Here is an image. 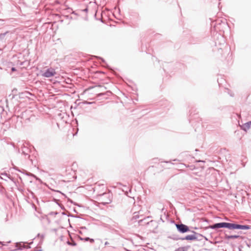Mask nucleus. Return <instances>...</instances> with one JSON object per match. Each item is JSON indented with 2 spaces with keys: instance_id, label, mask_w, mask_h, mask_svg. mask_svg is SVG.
I'll return each instance as SVG.
<instances>
[{
  "instance_id": "f257e3e1",
  "label": "nucleus",
  "mask_w": 251,
  "mask_h": 251,
  "mask_svg": "<svg viewBox=\"0 0 251 251\" xmlns=\"http://www.w3.org/2000/svg\"><path fill=\"white\" fill-rule=\"evenodd\" d=\"M112 198V194L110 193L104 192L98 195V200L100 201V203L103 205H106L111 202Z\"/></svg>"
},
{
  "instance_id": "f03ea898",
  "label": "nucleus",
  "mask_w": 251,
  "mask_h": 251,
  "mask_svg": "<svg viewBox=\"0 0 251 251\" xmlns=\"http://www.w3.org/2000/svg\"><path fill=\"white\" fill-rule=\"evenodd\" d=\"M221 227H226L230 229H240L245 230L250 229L249 226H243L228 223H221Z\"/></svg>"
},
{
  "instance_id": "7ed1b4c3",
  "label": "nucleus",
  "mask_w": 251,
  "mask_h": 251,
  "mask_svg": "<svg viewBox=\"0 0 251 251\" xmlns=\"http://www.w3.org/2000/svg\"><path fill=\"white\" fill-rule=\"evenodd\" d=\"M176 226L177 231L181 233H185L191 231L189 227L182 223L180 224H176Z\"/></svg>"
},
{
  "instance_id": "20e7f679",
  "label": "nucleus",
  "mask_w": 251,
  "mask_h": 251,
  "mask_svg": "<svg viewBox=\"0 0 251 251\" xmlns=\"http://www.w3.org/2000/svg\"><path fill=\"white\" fill-rule=\"evenodd\" d=\"M55 74L56 72L55 70L53 68H50L43 72L42 75L44 77L48 78L53 76Z\"/></svg>"
},
{
  "instance_id": "39448f33",
  "label": "nucleus",
  "mask_w": 251,
  "mask_h": 251,
  "mask_svg": "<svg viewBox=\"0 0 251 251\" xmlns=\"http://www.w3.org/2000/svg\"><path fill=\"white\" fill-rule=\"evenodd\" d=\"M193 234L191 235H186L182 238V240H195L198 238L197 235L198 234L194 231H191Z\"/></svg>"
},
{
  "instance_id": "423d86ee",
  "label": "nucleus",
  "mask_w": 251,
  "mask_h": 251,
  "mask_svg": "<svg viewBox=\"0 0 251 251\" xmlns=\"http://www.w3.org/2000/svg\"><path fill=\"white\" fill-rule=\"evenodd\" d=\"M211 25L212 26L211 28V33L214 36H216L218 34V30H217L218 27L214 24V22H212Z\"/></svg>"
},
{
  "instance_id": "0eeeda50",
  "label": "nucleus",
  "mask_w": 251,
  "mask_h": 251,
  "mask_svg": "<svg viewBox=\"0 0 251 251\" xmlns=\"http://www.w3.org/2000/svg\"><path fill=\"white\" fill-rule=\"evenodd\" d=\"M251 127V121L246 123L242 126V129L245 131L249 130Z\"/></svg>"
},
{
  "instance_id": "6e6552de",
  "label": "nucleus",
  "mask_w": 251,
  "mask_h": 251,
  "mask_svg": "<svg viewBox=\"0 0 251 251\" xmlns=\"http://www.w3.org/2000/svg\"><path fill=\"white\" fill-rule=\"evenodd\" d=\"M240 237V236L238 235H228L227 234H226V238L227 239H237Z\"/></svg>"
},
{
  "instance_id": "1a4fd4ad",
  "label": "nucleus",
  "mask_w": 251,
  "mask_h": 251,
  "mask_svg": "<svg viewBox=\"0 0 251 251\" xmlns=\"http://www.w3.org/2000/svg\"><path fill=\"white\" fill-rule=\"evenodd\" d=\"M170 238L171 239H173V240H182V237H180L178 235H173L172 237H170Z\"/></svg>"
},
{
  "instance_id": "9d476101",
  "label": "nucleus",
  "mask_w": 251,
  "mask_h": 251,
  "mask_svg": "<svg viewBox=\"0 0 251 251\" xmlns=\"http://www.w3.org/2000/svg\"><path fill=\"white\" fill-rule=\"evenodd\" d=\"M8 33H9V31H6L4 33H0V40H3L4 39V37H5V35L7 34H8Z\"/></svg>"
},
{
  "instance_id": "9b49d317",
  "label": "nucleus",
  "mask_w": 251,
  "mask_h": 251,
  "mask_svg": "<svg viewBox=\"0 0 251 251\" xmlns=\"http://www.w3.org/2000/svg\"><path fill=\"white\" fill-rule=\"evenodd\" d=\"M212 228H220V223H216L214 225H213L211 226Z\"/></svg>"
},
{
  "instance_id": "f8f14e48",
  "label": "nucleus",
  "mask_w": 251,
  "mask_h": 251,
  "mask_svg": "<svg viewBox=\"0 0 251 251\" xmlns=\"http://www.w3.org/2000/svg\"><path fill=\"white\" fill-rule=\"evenodd\" d=\"M138 218H139L138 212H134L133 219H137Z\"/></svg>"
},
{
  "instance_id": "ddd939ff",
  "label": "nucleus",
  "mask_w": 251,
  "mask_h": 251,
  "mask_svg": "<svg viewBox=\"0 0 251 251\" xmlns=\"http://www.w3.org/2000/svg\"><path fill=\"white\" fill-rule=\"evenodd\" d=\"M67 243L68 245L72 246H75L76 245V243L74 241H72V242L68 241Z\"/></svg>"
},
{
  "instance_id": "4468645a",
  "label": "nucleus",
  "mask_w": 251,
  "mask_h": 251,
  "mask_svg": "<svg viewBox=\"0 0 251 251\" xmlns=\"http://www.w3.org/2000/svg\"><path fill=\"white\" fill-rule=\"evenodd\" d=\"M37 236L38 237H40L43 240V239L44 238V237H45V235L44 234H38L37 235Z\"/></svg>"
},
{
  "instance_id": "2eb2a0df",
  "label": "nucleus",
  "mask_w": 251,
  "mask_h": 251,
  "mask_svg": "<svg viewBox=\"0 0 251 251\" xmlns=\"http://www.w3.org/2000/svg\"><path fill=\"white\" fill-rule=\"evenodd\" d=\"M4 20L0 19V25H3L4 24Z\"/></svg>"
},
{
  "instance_id": "dca6fc26",
  "label": "nucleus",
  "mask_w": 251,
  "mask_h": 251,
  "mask_svg": "<svg viewBox=\"0 0 251 251\" xmlns=\"http://www.w3.org/2000/svg\"><path fill=\"white\" fill-rule=\"evenodd\" d=\"M89 240H90V238L89 237H86L84 239V240L85 241H88Z\"/></svg>"
},
{
  "instance_id": "f3484780",
  "label": "nucleus",
  "mask_w": 251,
  "mask_h": 251,
  "mask_svg": "<svg viewBox=\"0 0 251 251\" xmlns=\"http://www.w3.org/2000/svg\"><path fill=\"white\" fill-rule=\"evenodd\" d=\"M89 241H90L91 243H94V240L93 239H91V238H90V240H89Z\"/></svg>"
},
{
  "instance_id": "a211bd4d",
  "label": "nucleus",
  "mask_w": 251,
  "mask_h": 251,
  "mask_svg": "<svg viewBox=\"0 0 251 251\" xmlns=\"http://www.w3.org/2000/svg\"><path fill=\"white\" fill-rule=\"evenodd\" d=\"M108 245H109V243L108 242H105V243H104V245L105 246H108Z\"/></svg>"
},
{
  "instance_id": "6ab92c4d",
  "label": "nucleus",
  "mask_w": 251,
  "mask_h": 251,
  "mask_svg": "<svg viewBox=\"0 0 251 251\" xmlns=\"http://www.w3.org/2000/svg\"><path fill=\"white\" fill-rule=\"evenodd\" d=\"M11 71H12V72H14V71H16V69H15V68H14V67L12 68V69H11Z\"/></svg>"
},
{
  "instance_id": "aec40b11",
  "label": "nucleus",
  "mask_w": 251,
  "mask_h": 251,
  "mask_svg": "<svg viewBox=\"0 0 251 251\" xmlns=\"http://www.w3.org/2000/svg\"><path fill=\"white\" fill-rule=\"evenodd\" d=\"M1 175L2 176H8V175L6 173H3V174H2Z\"/></svg>"
},
{
  "instance_id": "412c9836",
  "label": "nucleus",
  "mask_w": 251,
  "mask_h": 251,
  "mask_svg": "<svg viewBox=\"0 0 251 251\" xmlns=\"http://www.w3.org/2000/svg\"><path fill=\"white\" fill-rule=\"evenodd\" d=\"M23 152L25 153V155H28V157H29V155H28L27 153H25V151H23Z\"/></svg>"
},
{
  "instance_id": "4be33fe9",
  "label": "nucleus",
  "mask_w": 251,
  "mask_h": 251,
  "mask_svg": "<svg viewBox=\"0 0 251 251\" xmlns=\"http://www.w3.org/2000/svg\"><path fill=\"white\" fill-rule=\"evenodd\" d=\"M3 111V109L1 107H0V112L1 111Z\"/></svg>"
},
{
  "instance_id": "5701e85b",
  "label": "nucleus",
  "mask_w": 251,
  "mask_h": 251,
  "mask_svg": "<svg viewBox=\"0 0 251 251\" xmlns=\"http://www.w3.org/2000/svg\"><path fill=\"white\" fill-rule=\"evenodd\" d=\"M166 163H171V161H166Z\"/></svg>"
},
{
  "instance_id": "b1692460",
  "label": "nucleus",
  "mask_w": 251,
  "mask_h": 251,
  "mask_svg": "<svg viewBox=\"0 0 251 251\" xmlns=\"http://www.w3.org/2000/svg\"><path fill=\"white\" fill-rule=\"evenodd\" d=\"M42 251V250H36V251Z\"/></svg>"
},
{
  "instance_id": "393cba45",
  "label": "nucleus",
  "mask_w": 251,
  "mask_h": 251,
  "mask_svg": "<svg viewBox=\"0 0 251 251\" xmlns=\"http://www.w3.org/2000/svg\"><path fill=\"white\" fill-rule=\"evenodd\" d=\"M30 193H31V194L32 195H33V192H31Z\"/></svg>"
},
{
  "instance_id": "a878e982",
  "label": "nucleus",
  "mask_w": 251,
  "mask_h": 251,
  "mask_svg": "<svg viewBox=\"0 0 251 251\" xmlns=\"http://www.w3.org/2000/svg\"><path fill=\"white\" fill-rule=\"evenodd\" d=\"M219 5H220V2H219V3H218V7L219 6Z\"/></svg>"
},
{
  "instance_id": "bb28decb",
  "label": "nucleus",
  "mask_w": 251,
  "mask_h": 251,
  "mask_svg": "<svg viewBox=\"0 0 251 251\" xmlns=\"http://www.w3.org/2000/svg\"><path fill=\"white\" fill-rule=\"evenodd\" d=\"M102 187L103 188L105 187H104V186L103 185H102Z\"/></svg>"
},
{
  "instance_id": "cd10ccee",
  "label": "nucleus",
  "mask_w": 251,
  "mask_h": 251,
  "mask_svg": "<svg viewBox=\"0 0 251 251\" xmlns=\"http://www.w3.org/2000/svg\"><path fill=\"white\" fill-rule=\"evenodd\" d=\"M126 251H130L127 250Z\"/></svg>"
}]
</instances>
